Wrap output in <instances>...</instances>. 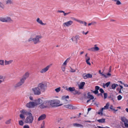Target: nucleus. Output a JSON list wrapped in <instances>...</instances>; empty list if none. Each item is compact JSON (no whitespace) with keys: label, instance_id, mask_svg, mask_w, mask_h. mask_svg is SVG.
<instances>
[{"label":"nucleus","instance_id":"obj_1","mask_svg":"<svg viewBox=\"0 0 128 128\" xmlns=\"http://www.w3.org/2000/svg\"><path fill=\"white\" fill-rule=\"evenodd\" d=\"M42 38V36L40 35H37L34 38H28V41L30 42L32 41L34 44H36L40 42V40Z\"/></svg>","mask_w":128,"mask_h":128},{"label":"nucleus","instance_id":"obj_2","mask_svg":"<svg viewBox=\"0 0 128 128\" xmlns=\"http://www.w3.org/2000/svg\"><path fill=\"white\" fill-rule=\"evenodd\" d=\"M0 21L3 22L11 23L13 22V20L10 17L6 16L0 17Z\"/></svg>","mask_w":128,"mask_h":128},{"label":"nucleus","instance_id":"obj_3","mask_svg":"<svg viewBox=\"0 0 128 128\" xmlns=\"http://www.w3.org/2000/svg\"><path fill=\"white\" fill-rule=\"evenodd\" d=\"M32 90L35 95H38L41 94V91L38 87L32 88Z\"/></svg>","mask_w":128,"mask_h":128},{"label":"nucleus","instance_id":"obj_4","mask_svg":"<svg viewBox=\"0 0 128 128\" xmlns=\"http://www.w3.org/2000/svg\"><path fill=\"white\" fill-rule=\"evenodd\" d=\"M37 87L40 89L41 91L42 92L44 91L46 88V85L42 82L39 83Z\"/></svg>","mask_w":128,"mask_h":128},{"label":"nucleus","instance_id":"obj_5","mask_svg":"<svg viewBox=\"0 0 128 128\" xmlns=\"http://www.w3.org/2000/svg\"><path fill=\"white\" fill-rule=\"evenodd\" d=\"M34 118L32 116V114L28 116L25 120V122L26 123L31 124L33 122Z\"/></svg>","mask_w":128,"mask_h":128},{"label":"nucleus","instance_id":"obj_6","mask_svg":"<svg viewBox=\"0 0 128 128\" xmlns=\"http://www.w3.org/2000/svg\"><path fill=\"white\" fill-rule=\"evenodd\" d=\"M26 106L29 108H34L35 106H36L34 101L30 102L28 103H27L26 105Z\"/></svg>","mask_w":128,"mask_h":128},{"label":"nucleus","instance_id":"obj_7","mask_svg":"<svg viewBox=\"0 0 128 128\" xmlns=\"http://www.w3.org/2000/svg\"><path fill=\"white\" fill-rule=\"evenodd\" d=\"M121 120L124 122V124L125 127H128V120L125 117H122L121 118Z\"/></svg>","mask_w":128,"mask_h":128},{"label":"nucleus","instance_id":"obj_8","mask_svg":"<svg viewBox=\"0 0 128 128\" xmlns=\"http://www.w3.org/2000/svg\"><path fill=\"white\" fill-rule=\"evenodd\" d=\"M73 21L70 20L64 23L63 26L64 27H69L71 26L73 24Z\"/></svg>","mask_w":128,"mask_h":128},{"label":"nucleus","instance_id":"obj_9","mask_svg":"<svg viewBox=\"0 0 128 128\" xmlns=\"http://www.w3.org/2000/svg\"><path fill=\"white\" fill-rule=\"evenodd\" d=\"M34 101L36 106L41 104L42 102V100L40 98L35 100Z\"/></svg>","mask_w":128,"mask_h":128},{"label":"nucleus","instance_id":"obj_10","mask_svg":"<svg viewBox=\"0 0 128 128\" xmlns=\"http://www.w3.org/2000/svg\"><path fill=\"white\" fill-rule=\"evenodd\" d=\"M50 66V65H48L46 67L41 70L40 71V73L42 74H43L49 70Z\"/></svg>","mask_w":128,"mask_h":128},{"label":"nucleus","instance_id":"obj_11","mask_svg":"<svg viewBox=\"0 0 128 128\" xmlns=\"http://www.w3.org/2000/svg\"><path fill=\"white\" fill-rule=\"evenodd\" d=\"M20 112L23 114L26 115H31L32 114L30 112L27 111L26 110H22L20 111Z\"/></svg>","mask_w":128,"mask_h":128},{"label":"nucleus","instance_id":"obj_12","mask_svg":"<svg viewBox=\"0 0 128 128\" xmlns=\"http://www.w3.org/2000/svg\"><path fill=\"white\" fill-rule=\"evenodd\" d=\"M54 100L55 107L60 106L62 104H60V101L58 100L57 99H54Z\"/></svg>","mask_w":128,"mask_h":128},{"label":"nucleus","instance_id":"obj_13","mask_svg":"<svg viewBox=\"0 0 128 128\" xmlns=\"http://www.w3.org/2000/svg\"><path fill=\"white\" fill-rule=\"evenodd\" d=\"M64 107L66 108H68L70 109H75L76 107L71 104H68L66 105H64Z\"/></svg>","mask_w":128,"mask_h":128},{"label":"nucleus","instance_id":"obj_14","mask_svg":"<svg viewBox=\"0 0 128 128\" xmlns=\"http://www.w3.org/2000/svg\"><path fill=\"white\" fill-rule=\"evenodd\" d=\"M46 115L45 114H43L40 116L38 118V120L40 121L43 120L46 118Z\"/></svg>","mask_w":128,"mask_h":128},{"label":"nucleus","instance_id":"obj_15","mask_svg":"<svg viewBox=\"0 0 128 128\" xmlns=\"http://www.w3.org/2000/svg\"><path fill=\"white\" fill-rule=\"evenodd\" d=\"M36 22L39 24L42 25H45L46 24V23H44L42 22V21L40 20L39 18H38L36 20Z\"/></svg>","mask_w":128,"mask_h":128},{"label":"nucleus","instance_id":"obj_16","mask_svg":"<svg viewBox=\"0 0 128 128\" xmlns=\"http://www.w3.org/2000/svg\"><path fill=\"white\" fill-rule=\"evenodd\" d=\"M29 72H27L24 74L22 78L26 80L29 76Z\"/></svg>","mask_w":128,"mask_h":128},{"label":"nucleus","instance_id":"obj_17","mask_svg":"<svg viewBox=\"0 0 128 128\" xmlns=\"http://www.w3.org/2000/svg\"><path fill=\"white\" fill-rule=\"evenodd\" d=\"M83 77L84 79H86L88 78H92V75L90 74H88L85 76L83 75Z\"/></svg>","mask_w":128,"mask_h":128},{"label":"nucleus","instance_id":"obj_18","mask_svg":"<svg viewBox=\"0 0 128 128\" xmlns=\"http://www.w3.org/2000/svg\"><path fill=\"white\" fill-rule=\"evenodd\" d=\"M14 4V2L12 0H6V4L7 5L12 4Z\"/></svg>","mask_w":128,"mask_h":128},{"label":"nucleus","instance_id":"obj_19","mask_svg":"<svg viewBox=\"0 0 128 128\" xmlns=\"http://www.w3.org/2000/svg\"><path fill=\"white\" fill-rule=\"evenodd\" d=\"M85 82H81L78 86L79 89H83V88L85 85Z\"/></svg>","mask_w":128,"mask_h":128},{"label":"nucleus","instance_id":"obj_20","mask_svg":"<svg viewBox=\"0 0 128 128\" xmlns=\"http://www.w3.org/2000/svg\"><path fill=\"white\" fill-rule=\"evenodd\" d=\"M73 125L74 126L77 127H80V128H83L84 127L83 125L78 124L74 123L73 124Z\"/></svg>","mask_w":128,"mask_h":128},{"label":"nucleus","instance_id":"obj_21","mask_svg":"<svg viewBox=\"0 0 128 128\" xmlns=\"http://www.w3.org/2000/svg\"><path fill=\"white\" fill-rule=\"evenodd\" d=\"M49 102L50 106H51L52 107H55L54 100H49Z\"/></svg>","mask_w":128,"mask_h":128},{"label":"nucleus","instance_id":"obj_22","mask_svg":"<svg viewBox=\"0 0 128 128\" xmlns=\"http://www.w3.org/2000/svg\"><path fill=\"white\" fill-rule=\"evenodd\" d=\"M79 38L78 36H76L74 37H72V40L73 41H75L76 43H77V38Z\"/></svg>","mask_w":128,"mask_h":128},{"label":"nucleus","instance_id":"obj_23","mask_svg":"<svg viewBox=\"0 0 128 128\" xmlns=\"http://www.w3.org/2000/svg\"><path fill=\"white\" fill-rule=\"evenodd\" d=\"M110 82H108L106 84L103 83V87L104 88H105L106 87H108V86L110 84Z\"/></svg>","mask_w":128,"mask_h":128},{"label":"nucleus","instance_id":"obj_24","mask_svg":"<svg viewBox=\"0 0 128 128\" xmlns=\"http://www.w3.org/2000/svg\"><path fill=\"white\" fill-rule=\"evenodd\" d=\"M5 78L2 76L0 75V84L4 81Z\"/></svg>","mask_w":128,"mask_h":128},{"label":"nucleus","instance_id":"obj_25","mask_svg":"<svg viewBox=\"0 0 128 128\" xmlns=\"http://www.w3.org/2000/svg\"><path fill=\"white\" fill-rule=\"evenodd\" d=\"M13 62L12 60H10L9 61H7L6 60H5V65H7L10 64L12 63Z\"/></svg>","mask_w":128,"mask_h":128},{"label":"nucleus","instance_id":"obj_26","mask_svg":"<svg viewBox=\"0 0 128 128\" xmlns=\"http://www.w3.org/2000/svg\"><path fill=\"white\" fill-rule=\"evenodd\" d=\"M44 102L46 104V108L50 107L49 100L45 101Z\"/></svg>","mask_w":128,"mask_h":128},{"label":"nucleus","instance_id":"obj_27","mask_svg":"<svg viewBox=\"0 0 128 128\" xmlns=\"http://www.w3.org/2000/svg\"><path fill=\"white\" fill-rule=\"evenodd\" d=\"M75 88L74 87H69L68 88H66V90L68 91H69L70 92H72L74 90Z\"/></svg>","mask_w":128,"mask_h":128},{"label":"nucleus","instance_id":"obj_28","mask_svg":"<svg viewBox=\"0 0 128 128\" xmlns=\"http://www.w3.org/2000/svg\"><path fill=\"white\" fill-rule=\"evenodd\" d=\"M46 104L44 102L42 104L40 105V108H46Z\"/></svg>","mask_w":128,"mask_h":128},{"label":"nucleus","instance_id":"obj_29","mask_svg":"<svg viewBox=\"0 0 128 128\" xmlns=\"http://www.w3.org/2000/svg\"><path fill=\"white\" fill-rule=\"evenodd\" d=\"M105 120L104 118H102L98 120L97 121L99 123H104L105 122Z\"/></svg>","mask_w":128,"mask_h":128},{"label":"nucleus","instance_id":"obj_30","mask_svg":"<svg viewBox=\"0 0 128 128\" xmlns=\"http://www.w3.org/2000/svg\"><path fill=\"white\" fill-rule=\"evenodd\" d=\"M78 22L80 24H84V25L85 26H87V23L83 21L79 20H78Z\"/></svg>","mask_w":128,"mask_h":128},{"label":"nucleus","instance_id":"obj_31","mask_svg":"<svg viewBox=\"0 0 128 128\" xmlns=\"http://www.w3.org/2000/svg\"><path fill=\"white\" fill-rule=\"evenodd\" d=\"M110 104L109 103H107L106 104V105L104 106V107L102 108V109H107L108 108V106H109Z\"/></svg>","mask_w":128,"mask_h":128},{"label":"nucleus","instance_id":"obj_32","mask_svg":"<svg viewBox=\"0 0 128 128\" xmlns=\"http://www.w3.org/2000/svg\"><path fill=\"white\" fill-rule=\"evenodd\" d=\"M74 92H73V94H77L79 95L80 94V92L77 90H75L74 89Z\"/></svg>","mask_w":128,"mask_h":128},{"label":"nucleus","instance_id":"obj_33","mask_svg":"<svg viewBox=\"0 0 128 128\" xmlns=\"http://www.w3.org/2000/svg\"><path fill=\"white\" fill-rule=\"evenodd\" d=\"M4 5L0 1V8L4 9Z\"/></svg>","mask_w":128,"mask_h":128},{"label":"nucleus","instance_id":"obj_34","mask_svg":"<svg viewBox=\"0 0 128 128\" xmlns=\"http://www.w3.org/2000/svg\"><path fill=\"white\" fill-rule=\"evenodd\" d=\"M22 85V84H21V83L20 82H18V83H17L16 84L15 86H14L15 87H20Z\"/></svg>","mask_w":128,"mask_h":128},{"label":"nucleus","instance_id":"obj_35","mask_svg":"<svg viewBox=\"0 0 128 128\" xmlns=\"http://www.w3.org/2000/svg\"><path fill=\"white\" fill-rule=\"evenodd\" d=\"M11 119H9L5 122V123L6 124H10L11 123Z\"/></svg>","mask_w":128,"mask_h":128},{"label":"nucleus","instance_id":"obj_36","mask_svg":"<svg viewBox=\"0 0 128 128\" xmlns=\"http://www.w3.org/2000/svg\"><path fill=\"white\" fill-rule=\"evenodd\" d=\"M103 110V109H102V108L99 110V112L98 113V114L101 116L103 115V114L102 113V112Z\"/></svg>","mask_w":128,"mask_h":128},{"label":"nucleus","instance_id":"obj_37","mask_svg":"<svg viewBox=\"0 0 128 128\" xmlns=\"http://www.w3.org/2000/svg\"><path fill=\"white\" fill-rule=\"evenodd\" d=\"M62 99L64 100L67 101L68 100H66V99H68L69 98V97L68 96H64L62 97Z\"/></svg>","mask_w":128,"mask_h":128},{"label":"nucleus","instance_id":"obj_38","mask_svg":"<svg viewBox=\"0 0 128 128\" xmlns=\"http://www.w3.org/2000/svg\"><path fill=\"white\" fill-rule=\"evenodd\" d=\"M88 98H90V100H93L94 98V97L91 94H88Z\"/></svg>","mask_w":128,"mask_h":128},{"label":"nucleus","instance_id":"obj_39","mask_svg":"<svg viewBox=\"0 0 128 128\" xmlns=\"http://www.w3.org/2000/svg\"><path fill=\"white\" fill-rule=\"evenodd\" d=\"M25 80L24 79V78H21L20 80V82L21 84H22V85L24 84V82L25 81Z\"/></svg>","mask_w":128,"mask_h":128},{"label":"nucleus","instance_id":"obj_40","mask_svg":"<svg viewBox=\"0 0 128 128\" xmlns=\"http://www.w3.org/2000/svg\"><path fill=\"white\" fill-rule=\"evenodd\" d=\"M25 80L24 79V78H21L20 80V82L21 84H22V85L24 84V82L25 81Z\"/></svg>","mask_w":128,"mask_h":128},{"label":"nucleus","instance_id":"obj_41","mask_svg":"<svg viewBox=\"0 0 128 128\" xmlns=\"http://www.w3.org/2000/svg\"><path fill=\"white\" fill-rule=\"evenodd\" d=\"M90 60V58H87L86 59V63L88 65H91V64L89 62V60Z\"/></svg>","mask_w":128,"mask_h":128},{"label":"nucleus","instance_id":"obj_42","mask_svg":"<svg viewBox=\"0 0 128 128\" xmlns=\"http://www.w3.org/2000/svg\"><path fill=\"white\" fill-rule=\"evenodd\" d=\"M69 60V59L68 58H67L63 63L62 66L64 65H66L67 63L68 62Z\"/></svg>","mask_w":128,"mask_h":128},{"label":"nucleus","instance_id":"obj_43","mask_svg":"<svg viewBox=\"0 0 128 128\" xmlns=\"http://www.w3.org/2000/svg\"><path fill=\"white\" fill-rule=\"evenodd\" d=\"M0 65L2 66H4V61L3 60H0Z\"/></svg>","mask_w":128,"mask_h":128},{"label":"nucleus","instance_id":"obj_44","mask_svg":"<svg viewBox=\"0 0 128 128\" xmlns=\"http://www.w3.org/2000/svg\"><path fill=\"white\" fill-rule=\"evenodd\" d=\"M60 90L61 88L60 87L58 88L55 89V90L57 92H58Z\"/></svg>","mask_w":128,"mask_h":128},{"label":"nucleus","instance_id":"obj_45","mask_svg":"<svg viewBox=\"0 0 128 128\" xmlns=\"http://www.w3.org/2000/svg\"><path fill=\"white\" fill-rule=\"evenodd\" d=\"M19 124L21 126H22L23 125L24 122L22 120H19Z\"/></svg>","mask_w":128,"mask_h":128},{"label":"nucleus","instance_id":"obj_46","mask_svg":"<svg viewBox=\"0 0 128 128\" xmlns=\"http://www.w3.org/2000/svg\"><path fill=\"white\" fill-rule=\"evenodd\" d=\"M96 46V45H95L94 47L95 51H98L99 50V48L98 47Z\"/></svg>","mask_w":128,"mask_h":128},{"label":"nucleus","instance_id":"obj_47","mask_svg":"<svg viewBox=\"0 0 128 128\" xmlns=\"http://www.w3.org/2000/svg\"><path fill=\"white\" fill-rule=\"evenodd\" d=\"M118 86V84H112V89H115L116 87Z\"/></svg>","mask_w":128,"mask_h":128},{"label":"nucleus","instance_id":"obj_48","mask_svg":"<svg viewBox=\"0 0 128 128\" xmlns=\"http://www.w3.org/2000/svg\"><path fill=\"white\" fill-rule=\"evenodd\" d=\"M122 98V96L120 95H119L117 96L118 100H120Z\"/></svg>","mask_w":128,"mask_h":128},{"label":"nucleus","instance_id":"obj_49","mask_svg":"<svg viewBox=\"0 0 128 128\" xmlns=\"http://www.w3.org/2000/svg\"><path fill=\"white\" fill-rule=\"evenodd\" d=\"M24 114H20V117L22 119L24 118L25 117L24 115Z\"/></svg>","mask_w":128,"mask_h":128},{"label":"nucleus","instance_id":"obj_50","mask_svg":"<svg viewBox=\"0 0 128 128\" xmlns=\"http://www.w3.org/2000/svg\"><path fill=\"white\" fill-rule=\"evenodd\" d=\"M91 91L92 92L94 93L95 94H97L98 93V91L96 90H95L94 91L92 90Z\"/></svg>","mask_w":128,"mask_h":128},{"label":"nucleus","instance_id":"obj_51","mask_svg":"<svg viewBox=\"0 0 128 128\" xmlns=\"http://www.w3.org/2000/svg\"><path fill=\"white\" fill-rule=\"evenodd\" d=\"M70 72H76V70H75L72 69L71 67H70Z\"/></svg>","mask_w":128,"mask_h":128},{"label":"nucleus","instance_id":"obj_52","mask_svg":"<svg viewBox=\"0 0 128 128\" xmlns=\"http://www.w3.org/2000/svg\"><path fill=\"white\" fill-rule=\"evenodd\" d=\"M104 99H106L107 97V93H104Z\"/></svg>","mask_w":128,"mask_h":128},{"label":"nucleus","instance_id":"obj_53","mask_svg":"<svg viewBox=\"0 0 128 128\" xmlns=\"http://www.w3.org/2000/svg\"><path fill=\"white\" fill-rule=\"evenodd\" d=\"M99 91L102 93H103L104 92L102 88H100L99 90Z\"/></svg>","mask_w":128,"mask_h":128},{"label":"nucleus","instance_id":"obj_54","mask_svg":"<svg viewBox=\"0 0 128 128\" xmlns=\"http://www.w3.org/2000/svg\"><path fill=\"white\" fill-rule=\"evenodd\" d=\"M88 50L92 51H95L94 47L92 48L88 49Z\"/></svg>","mask_w":128,"mask_h":128},{"label":"nucleus","instance_id":"obj_55","mask_svg":"<svg viewBox=\"0 0 128 128\" xmlns=\"http://www.w3.org/2000/svg\"><path fill=\"white\" fill-rule=\"evenodd\" d=\"M117 90L119 91L118 93H121L122 92H121V90L120 89V88H117Z\"/></svg>","mask_w":128,"mask_h":128},{"label":"nucleus","instance_id":"obj_56","mask_svg":"<svg viewBox=\"0 0 128 128\" xmlns=\"http://www.w3.org/2000/svg\"><path fill=\"white\" fill-rule=\"evenodd\" d=\"M100 87L98 86H95V90H98L99 89Z\"/></svg>","mask_w":128,"mask_h":128},{"label":"nucleus","instance_id":"obj_57","mask_svg":"<svg viewBox=\"0 0 128 128\" xmlns=\"http://www.w3.org/2000/svg\"><path fill=\"white\" fill-rule=\"evenodd\" d=\"M62 69L63 71L64 72L65 70V67H64L63 66H62Z\"/></svg>","mask_w":128,"mask_h":128},{"label":"nucleus","instance_id":"obj_58","mask_svg":"<svg viewBox=\"0 0 128 128\" xmlns=\"http://www.w3.org/2000/svg\"><path fill=\"white\" fill-rule=\"evenodd\" d=\"M97 127L98 128H110L109 127H108V126H106L105 127H101L100 126H98Z\"/></svg>","mask_w":128,"mask_h":128},{"label":"nucleus","instance_id":"obj_59","mask_svg":"<svg viewBox=\"0 0 128 128\" xmlns=\"http://www.w3.org/2000/svg\"><path fill=\"white\" fill-rule=\"evenodd\" d=\"M87 54H88L87 53L85 55V59H86L90 58L89 56H87Z\"/></svg>","mask_w":128,"mask_h":128},{"label":"nucleus","instance_id":"obj_60","mask_svg":"<svg viewBox=\"0 0 128 128\" xmlns=\"http://www.w3.org/2000/svg\"><path fill=\"white\" fill-rule=\"evenodd\" d=\"M24 128H30L28 125H25L23 127Z\"/></svg>","mask_w":128,"mask_h":128},{"label":"nucleus","instance_id":"obj_61","mask_svg":"<svg viewBox=\"0 0 128 128\" xmlns=\"http://www.w3.org/2000/svg\"><path fill=\"white\" fill-rule=\"evenodd\" d=\"M72 20H75V21H76L77 22H78V20H78L76 19L75 18H74V17L72 18Z\"/></svg>","mask_w":128,"mask_h":128},{"label":"nucleus","instance_id":"obj_62","mask_svg":"<svg viewBox=\"0 0 128 128\" xmlns=\"http://www.w3.org/2000/svg\"><path fill=\"white\" fill-rule=\"evenodd\" d=\"M88 31H87L86 32H85L84 31H82V33L83 34H84L85 35H86L88 33Z\"/></svg>","mask_w":128,"mask_h":128},{"label":"nucleus","instance_id":"obj_63","mask_svg":"<svg viewBox=\"0 0 128 128\" xmlns=\"http://www.w3.org/2000/svg\"><path fill=\"white\" fill-rule=\"evenodd\" d=\"M70 12H69L67 13H65L64 12V16H66V15H68V14H69Z\"/></svg>","mask_w":128,"mask_h":128},{"label":"nucleus","instance_id":"obj_64","mask_svg":"<svg viewBox=\"0 0 128 128\" xmlns=\"http://www.w3.org/2000/svg\"><path fill=\"white\" fill-rule=\"evenodd\" d=\"M102 76H103V77H105L106 78L108 77V76H106V75L103 74H102Z\"/></svg>","mask_w":128,"mask_h":128}]
</instances>
